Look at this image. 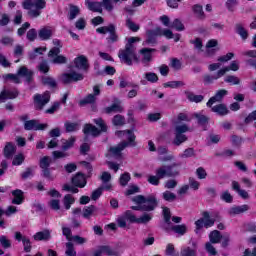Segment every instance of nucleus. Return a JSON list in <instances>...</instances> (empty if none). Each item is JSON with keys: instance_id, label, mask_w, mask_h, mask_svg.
<instances>
[{"instance_id": "nucleus-3", "label": "nucleus", "mask_w": 256, "mask_h": 256, "mask_svg": "<svg viewBox=\"0 0 256 256\" xmlns=\"http://www.w3.org/2000/svg\"><path fill=\"white\" fill-rule=\"evenodd\" d=\"M181 121L189 122L191 121V118H189V116L186 113H180L178 114L176 120L174 121L176 126H175V138H174L173 144L177 146L187 141V136L185 135V133L189 131V126H187V124H179L181 123Z\"/></svg>"}, {"instance_id": "nucleus-58", "label": "nucleus", "mask_w": 256, "mask_h": 256, "mask_svg": "<svg viewBox=\"0 0 256 256\" xmlns=\"http://www.w3.org/2000/svg\"><path fill=\"white\" fill-rule=\"evenodd\" d=\"M163 216H164L165 223L167 225H171V211L169 210V208L167 207L163 208Z\"/></svg>"}, {"instance_id": "nucleus-21", "label": "nucleus", "mask_w": 256, "mask_h": 256, "mask_svg": "<svg viewBox=\"0 0 256 256\" xmlns=\"http://www.w3.org/2000/svg\"><path fill=\"white\" fill-rule=\"evenodd\" d=\"M72 183L75 185V187H80L83 189V187L87 185V180L85 179V175L78 173L72 178Z\"/></svg>"}, {"instance_id": "nucleus-17", "label": "nucleus", "mask_w": 256, "mask_h": 256, "mask_svg": "<svg viewBox=\"0 0 256 256\" xmlns=\"http://www.w3.org/2000/svg\"><path fill=\"white\" fill-rule=\"evenodd\" d=\"M153 48H143L140 50L142 55V63H151L153 61V53H155Z\"/></svg>"}, {"instance_id": "nucleus-57", "label": "nucleus", "mask_w": 256, "mask_h": 256, "mask_svg": "<svg viewBox=\"0 0 256 256\" xmlns=\"http://www.w3.org/2000/svg\"><path fill=\"white\" fill-rule=\"evenodd\" d=\"M185 85L181 81H170L164 84V87H171V89H177V87H183Z\"/></svg>"}, {"instance_id": "nucleus-23", "label": "nucleus", "mask_w": 256, "mask_h": 256, "mask_svg": "<svg viewBox=\"0 0 256 256\" xmlns=\"http://www.w3.org/2000/svg\"><path fill=\"white\" fill-rule=\"evenodd\" d=\"M34 241H49L51 239V231L49 230H43L40 232H37L34 236Z\"/></svg>"}, {"instance_id": "nucleus-47", "label": "nucleus", "mask_w": 256, "mask_h": 256, "mask_svg": "<svg viewBox=\"0 0 256 256\" xmlns=\"http://www.w3.org/2000/svg\"><path fill=\"white\" fill-rule=\"evenodd\" d=\"M23 161H25V155H23L21 153L17 154L13 158L12 165H14V166L23 165Z\"/></svg>"}, {"instance_id": "nucleus-45", "label": "nucleus", "mask_w": 256, "mask_h": 256, "mask_svg": "<svg viewBox=\"0 0 256 256\" xmlns=\"http://www.w3.org/2000/svg\"><path fill=\"white\" fill-rule=\"evenodd\" d=\"M162 197L165 201H168V202H173L175 201V199H177V195H175V193L171 192V191H165L163 192L162 194Z\"/></svg>"}, {"instance_id": "nucleus-7", "label": "nucleus", "mask_w": 256, "mask_h": 256, "mask_svg": "<svg viewBox=\"0 0 256 256\" xmlns=\"http://www.w3.org/2000/svg\"><path fill=\"white\" fill-rule=\"evenodd\" d=\"M177 163H173L172 165L161 166L156 169V175L159 179H165V177H177L179 175V169L177 167Z\"/></svg>"}, {"instance_id": "nucleus-28", "label": "nucleus", "mask_w": 256, "mask_h": 256, "mask_svg": "<svg viewBox=\"0 0 256 256\" xmlns=\"http://www.w3.org/2000/svg\"><path fill=\"white\" fill-rule=\"evenodd\" d=\"M15 151V145L11 142L7 143L4 147V157H6V159H12L13 155H15Z\"/></svg>"}, {"instance_id": "nucleus-6", "label": "nucleus", "mask_w": 256, "mask_h": 256, "mask_svg": "<svg viewBox=\"0 0 256 256\" xmlns=\"http://www.w3.org/2000/svg\"><path fill=\"white\" fill-rule=\"evenodd\" d=\"M134 203L141 205L142 211H153L157 207V199L155 196H148L145 198L142 195L136 196L133 199Z\"/></svg>"}, {"instance_id": "nucleus-54", "label": "nucleus", "mask_w": 256, "mask_h": 256, "mask_svg": "<svg viewBox=\"0 0 256 256\" xmlns=\"http://www.w3.org/2000/svg\"><path fill=\"white\" fill-rule=\"evenodd\" d=\"M37 35H39V33H37V30L35 28L30 29L27 34H26V38L28 39V41H35V39H37Z\"/></svg>"}, {"instance_id": "nucleus-11", "label": "nucleus", "mask_w": 256, "mask_h": 256, "mask_svg": "<svg viewBox=\"0 0 256 256\" xmlns=\"http://www.w3.org/2000/svg\"><path fill=\"white\" fill-rule=\"evenodd\" d=\"M50 99H51V94H49V92L47 91L42 95L41 94L34 95L35 108L41 111V109H43V107H45V105L49 103Z\"/></svg>"}, {"instance_id": "nucleus-49", "label": "nucleus", "mask_w": 256, "mask_h": 256, "mask_svg": "<svg viewBox=\"0 0 256 256\" xmlns=\"http://www.w3.org/2000/svg\"><path fill=\"white\" fill-rule=\"evenodd\" d=\"M159 36L166 37V39H173V32L169 29L158 28Z\"/></svg>"}, {"instance_id": "nucleus-10", "label": "nucleus", "mask_w": 256, "mask_h": 256, "mask_svg": "<svg viewBox=\"0 0 256 256\" xmlns=\"http://www.w3.org/2000/svg\"><path fill=\"white\" fill-rule=\"evenodd\" d=\"M59 53H61L59 47H54L49 51L48 57H50L51 62L55 65H63L67 63V57L59 55Z\"/></svg>"}, {"instance_id": "nucleus-33", "label": "nucleus", "mask_w": 256, "mask_h": 256, "mask_svg": "<svg viewBox=\"0 0 256 256\" xmlns=\"http://www.w3.org/2000/svg\"><path fill=\"white\" fill-rule=\"evenodd\" d=\"M81 12V9L78 6L70 5V10L68 14V19L73 21V19L77 18V15Z\"/></svg>"}, {"instance_id": "nucleus-39", "label": "nucleus", "mask_w": 256, "mask_h": 256, "mask_svg": "<svg viewBox=\"0 0 256 256\" xmlns=\"http://www.w3.org/2000/svg\"><path fill=\"white\" fill-rule=\"evenodd\" d=\"M221 233L217 230H214L210 233L209 239L211 243H219L221 241Z\"/></svg>"}, {"instance_id": "nucleus-8", "label": "nucleus", "mask_w": 256, "mask_h": 256, "mask_svg": "<svg viewBox=\"0 0 256 256\" xmlns=\"http://www.w3.org/2000/svg\"><path fill=\"white\" fill-rule=\"evenodd\" d=\"M125 217L130 223H137L138 225H147L151 219H153L152 213H144L142 216L138 217L134 215L131 210L125 212Z\"/></svg>"}, {"instance_id": "nucleus-64", "label": "nucleus", "mask_w": 256, "mask_h": 256, "mask_svg": "<svg viewBox=\"0 0 256 256\" xmlns=\"http://www.w3.org/2000/svg\"><path fill=\"white\" fill-rule=\"evenodd\" d=\"M101 5L106 11H111L113 9V2L111 0H102Z\"/></svg>"}, {"instance_id": "nucleus-44", "label": "nucleus", "mask_w": 256, "mask_h": 256, "mask_svg": "<svg viewBox=\"0 0 256 256\" xmlns=\"http://www.w3.org/2000/svg\"><path fill=\"white\" fill-rule=\"evenodd\" d=\"M95 211H97V208L93 205L85 207L83 210V217L85 219H89V217H91V215H93V213H95Z\"/></svg>"}, {"instance_id": "nucleus-42", "label": "nucleus", "mask_w": 256, "mask_h": 256, "mask_svg": "<svg viewBox=\"0 0 256 256\" xmlns=\"http://www.w3.org/2000/svg\"><path fill=\"white\" fill-rule=\"evenodd\" d=\"M66 256H77V251H75V246H73V243L67 242L66 243Z\"/></svg>"}, {"instance_id": "nucleus-32", "label": "nucleus", "mask_w": 256, "mask_h": 256, "mask_svg": "<svg viewBox=\"0 0 256 256\" xmlns=\"http://www.w3.org/2000/svg\"><path fill=\"white\" fill-rule=\"evenodd\" d=\"M185 95L186 98L191 101V103H201V101L204 99L203 95H195L192 92H186Z\"/></svg>"}, {"instance_id": "nucleus-63", "label": "nucleus", "mask_w": 256, "mask_h": 256, "mask_svg": "<svg viewBox=\"0 0 256 256\" xmlns=\"http://www.w3.org/2000/svg\"><path fill=\"white\" fill-rule=\"evenodd\" d=\"M42 83L44 85H48L49 87H55L57 85V82H55V79H53L51 77H44L42 79Z\"/></svg>"}, {"instance_id": "nucleus-25", "label": "nucleus", "mask_w": 256, "mask_h": 256, "mask_svg": "<svg viewBox=\"0 0 256 256\" xmlns=\"http://www.w3.org/2000/svg\"><path fill=\"white\" fill-rule=\"evenodd\" d=\"M104 111L108 115H110L111 113H123V106H121V102H116L110 107H106Z\"/></svg>"}, {"instance_id": "nucleus-27", "label": "nucleus", "mask_w": 256, "mask_h": 256, "mask_svg": "<svg viewBox=\"0 0 256 256\" xmlns=\"http://www.w3.org/2000/svg\"><path fill=\"white\" fill-rule=\"evenodd\" d=\"M245 211H249V205L244 204L241 206H234L229 209L230 215H241V213H245Z\"/></svg>"}, {"instance_id": "nucleus-36", "label": "nucleus", "mask_w": 256, "mask_h": 256, "mask_svg": "<svg viewBox=\"0 0 256 256\" xmlns=\"http://www.w3.org/2000/svg\"><path fill=\"white\" fill-rule=\"evenodd\" d=\"M112 123L113 125H115V127H121L125 125V117L120 114L115 115L112 119Z\"/></svg>"}, {"instance_id": "nucleus-61", "label": "nucleus", "mask_w": 256, "mask_h": 256, "mask_svg": "<svg viewBox=\"0 0 256 256\" xmlns=\"http://www.w3.org/2000/svg\"><path fill=\"white\" fill-rule=\"evenodd\" d=\"M94 123L100 127L101 131L103 133H105V131H107V124H105V121H103L102 118H97V119H94Z\"/></svg>"}, {"instance_id": "nucleus-56", "label": "nucleus", "mask_w": 256, "mask_h": 256, "mask_svg": "<svg viewBox=\"0 0 256 256\" xmlns=\"http://www.w3.org/2000/svg\"><path fill=\"white\" fill-rule=\"evenodd\" d=\"M205 249L207 253H209L212 256L217 255V249H215V246H213L212 242H207L205 244Z\"/></svg>"}, {"instance_id": "nucleus-62", "label": "nucleus", "mask_w": 256, "mask_h": 256, "mask_svg": "<svg viewBox=\"0 0 256 256\" xmlns=\"http://www.w3.org/2000/svg\"><path fill=\"white\" fill-rule=\"evenodd\" d=\"M196 175L198 179H207V171L203 167L196 169Z\"/></svg>"}, {"instance_id": "nucleus-48", "label": "nucleus", "mask_w": 256, "mask_h": 256, "mask_svg": "<svg viewBox=\"0 0 256 256\" xmlns=\"http://www.w3.org/2000/svg\"><path fill=\"white\" fill-rule=\"evenodd\" d=\"M46 50L47 49L43 47L35 48L33 52L29 53V59H36L37 55H43V52Z\"/></svg>"}, {"instance_id": "nucleus-35", "label": "nucleus", "mask_w": 256, "mask_h": 256, "mask_svg": "<svg viewBox=\"0 0 256 256\" xmlns=\"http://www.w3.org/2000/svg\"><path fill=\"white\" fill-rule=\"evenodd\" d=\"M63 203H64L65 209L69 210L71 209V205L75 203V198H73L71 194H67L64 196Z\"/></svg>"}, {"instance_id": "nucleus-26", "label": "nucleus", "mask_w": 256, "mask_h": 256, "mask_svg": "<svg viewBox=\"0 0 256 256\" xmlns=\"http://www.w3.org/2000/svg\"><path fill=\"white\" fill-rule=\"evenodd\" d=\"M13 199L12 203L13 205H21L24 201L23 192L19 189L12 191Z\"/></svg>"}, {"instance_id": "nucleus-55", "label": "nucleus", "mask_w": 256, "mask_h": 256, "mask_svg": "<svg viewBox=\"0 0 256 256\" xmlns=\"http://www.w3.org/2000/svg\"><path fill=\"white\" fill-rule=\"evenodd\" d=\"M233 57H235V54H233L232 52H229L224 56H220L218 58V62L219 63H227V62L231 61L233 59Z\"/></svg>"}, {"instance_id": "nucleus-13", "label": "nucleus", "mask_w": 256, "mask_h": 256, "mask_svg": "<svg viewBox=\"0 0 256 256\" xmlns=\"http://www.w3.org/2000/svg\"><path fill=\"white\" fill-rule=\"evenodd\" d=\"M53 33H55L53 26H43L38 30V38L40 41H49L53 37Z\"/></svg>"}, {"instance_id": "nucleus-2", "label": "nucleus", "mask_w": 256, "mask_h": 256, "mask_svg": "<svg viewBox=\"0 0 256 256\" xmlns=\"http://www.w3.org/2000/svg\"><path fill=\"white\" fill-rule=\"evenodd\" d=\"M141 38L139 37H130L126 43L125 49L119 51V59L122 63H126V65H133V63L139 61L137 58V47H135V43H139Z\"/></svg>"}, {"instance_id": "nucleus-43", "label": "nucleus", "mask_w": 256, "mask_h": 256, "mask_svg": "<svg viewBox=\"0 0 256 256\" xmlns=\"http://www.w3.org/2000/svg\"><path fill=\"white\" fill-rule=\"evenodd\" d=\"M225 83H229L230 85H239L241 80L237 76L228 75L224 78Z\"/></svg>"}, {"instance_id": "nucleus-5", "label": "nucleus", "mask_w": 256, "mask_h": 256, "mask_svg": "<svg viewBox=\"0 0 256 256\" xmlns=\"http://www.w3.org/2000/svg\"><path fill=\"white\" fill-rule=\"evenodd\" d=\"M21 77H25L26 81L29 83L33 79V71L27 69V67L22 66L18 70V74H6L3 76L5 81H12L13 83H21Z\"/></svg>"}, {"instance_id": "nucleus-15", "label": "nucleus", "mask_w": 256, "mask_h": 256, "mask_svg": "<svg viewBox=\"0 0 256 256\" xmlns=\"http://www.w3.org/2000/svg\"><path fill=\"white\" fill-rule=\"evenodd\" d=\"M74 67L80 71H87L89 69V61L85 55H80L74 59Z\"/></svg>"}, {"instance_id": "nucleus-51", "label": "nucleus", "mask_w": 256, "mask_h": 256, "mask_svg": "<svg viewBox=\"0 0 256 256\" xmlns=\"http://www.w3.org/2000/svg\"><path fill=\"white\" fill-rule=\"evenodd\" d=\"M220 199L222 201H225V203H233V196L231 195V193H229V191L222 192V194L220 195Z\"/></svg>"}, {"instance_id": "nucleus-46", "label": "nucleus", "mask_w": 256, "mask_h": 256, "mask_svg": "<svg viewBox=\"0 0 256 256\" xmlns=\"http://www.w3.org/2000/svg\"><path fill=\"white\" fill-rule=\"evenodd\" d=\"M120 185L122 187H125L127 185V183H129L131 181V174H129L128 172H125L124 174H122L120 176Z\"/></svg>"}, {"instance_id": "nucleus-41", "label": "nucleus", "mask_w": 256, "mask_h": 256, "mask_svg": "<svg viewBox=\"0 0 256 256\" xmlns=\"http://www.w3.org/2000/svg\"><path fill=\"white\" fill-rule=\"evenodd\" d=\"M171 229L172 231H174V233H177L178 235H185V233H187V226L184 224L172 226Z\"/></svg>"}, {"instance_id": "nucleus-22", "label": "nucleus", "mask_w": 256, "mask_h": 256, "mask_svg": "<svg viewBox=\"0 0 256 256\" xmlns=\"http://www.w3.org/2000/svg\"><path fill=\"white\" fill-rule=\"evenodd\" d=\"M17 95H19V92H17V90H14V91L3 90L0 93V103H5L7 99H15Z\"/></svg>"}, {"instance_id": "nucleus-34", "label": "nucleus", "mask_w": 256, "mask_h": 256, "mask_svg": "<svg viewBox=\"0 0 256 256\" xmlns=\"http://www.w3.org/2000/svg\"><path fill=\"white\" fill-rule=\"evenodd\" d=\"M202 219H204V227L206 229H209V227H213V225H215V219L209 216V212H204Z\"/></svg>"}, {"instance_id": "nucleus-18", "label": "nucleus", "mask_w": 256, "mask_h": 256, "mask_svg": "<svg viewBox=\"0 0 256 256\" xmlns=\"http://www.w3.org/2000/svg\"><path fill=\"white\" fill-rule=\"evenodd\" d=\"M229 71H239V62L232 61L229 66H225L218 70V77H223L225 73H229Z\"/></svg>"}, {"instance_id": "nucleus-20", "label": "nucleus", "mask_w": 256, "mask_h": 256, "mask_svg": "<svg viewBox=\"0 0 256 256\" xmlns=\"http://www.w3.org/2000/svg\"><path fill=\"white\" fill-rule=\"evenodd\" d=\"M85 5L88 7L89 11H93L94 13H103L101 2L85 0Z\"/></svg>"}, {"instance_id": "nucleus-1", "label": "nucleus", "mask_w": 256, "mask_h": 256, "mask_svg": "<svg viewBox=\"0 0 256 256\" xmlns=\"http://www.w3.org/2000/svg\"><path fill=\"white\" fill-rule=\"evenodd\" d=\"M116 137L123 139V141L117 146L111 147L107 154V157H115L119 159L121 157V151L126 147H135V134L132 130L117 131Z\"/></svg>"}, {"instance_id": "nucleus-29", "label": "nucleus", "mask_w": 256, "mask_h": 256, "mask_svg": "<svg viewBox=\"0 0 256 256\" xmlns=\"http://www.w3.org/2000/svg\"><path fill=\"white\" fill-rule=\"evenodd\" d=\"M99 133H101V131H99V129H97V127H95L91 124H87L84 127V134L85 135H92V137H97V135H99Z\"/></svg>"}, {"instance_id": "nucleus-40", "label": "nucleus", "mask_w": 256, "mask_h": 256, "mask_svg": "<svg viewBox=\"0 0 256 256\" xmlns=\"http://www.w3.org/2000/svg\"><path fill=\"white\" fill-rule=\"evenodd\" d=\"M221 77L223 76H219V71H217V73L211 75H206L204 76V83L206 85H209V83H213L214 81H217V79H221Z\"/></svg>"}, {"instance_id": "nucleus-24", "label": "nucleus", "mask_w": 256, "mask_h": 256, "mask_svg": "<svg viewBox=\"0 0 256 256\" xmlns=\"http://www.w3.org/2000/svg\"><path fill=\"white\" fill-rule=\"evenodd\" d=\"M181 256H197V246L194 244L193 247L184 246L181 248Z\"/></svg>"}, {"instance_id": "nucleus-30", "label": "nucleus", "mask_w": 256, "mask_h": 256, "mask_svg": "<svg viewBox=\"0 0 256 256\" xmlns=\"http://www.w3.org/2000/svg\"><path fill=\"white\" fill-rule=\"evenodd\" d=\"M211 111H213V113H217V115H227V113H229V110L227 109V106H225V104L213 106L211 108Z\"/></svg>"}, {"instance_id": "nucleus-50", "label": "nucleus", "mask_w": 256, "mask_h": 256, "mask_svg": "<svg viewBox=\"0 0 256 256\" xmlns=\"http://www.w3.org/2000/svg\"><path fill=\"white\" fill-rule=\"evenodd\" d=\"M171 29H175L176 31H184L185 26H183V23L179 21V19H175L172 24L170 25Z\"/></svg>"}, {"instance_id": "nucleus-16", "label": "nucleus", "mask_w": 256, "mask_h": 256, "mask_svg": "<svg viewBox=\"0 0 256 256\" xmlns=\"http://www.w3.org/2000/svg\"><path fill=\"white\" fill-rule=\"evenodd\" d=\"M157 37H159V30H150L147 32V39L143 42V45H155L157 43Z\"/></svg>"}, {"instance_id": "nucleus-12", "label": "nucleus", "mask_w": 256, "mask_h": 256, "mask_svg": "<svg viewBox=\"0 0 256 256\" xmlns=\"http://www.w3.org/2000/svg\"><path fill=\"white\" fill-rule=\"evenodd\" d=\"M48 127V124H41L37 120H28L24 123L26 131H45Z\"/></svg>"}, {"instance_id": "nucleus-60", "label": "nucleus", "mask_w": 256, "mask_h": 256, "mask_svg": "<svg viewBox=\"0 0 256 256\" xmlns=\"http://www.w3.org/2000/svg\"><path fill=\"white\" fill-rule=\"evenodd\" d=\"M194 117H196V119H198V123L200 125H205V123H207L209 121V118H207V116H205L201 113H194Z\"/></svg>"}, {"instance_id": "nucleus-52", "label": "nucleus", "mask_w": 256, "mask_h": 256, "mask_svg": "<svg viewBox=\"0 0 256 256\" xmlns=\"http://www.w3.org/2000/svg\"><path fill=\"white\" fill-rule=\"evenodd\" d=\"M49 165H51V158L49 156H44L40 159V167L42 169H49Z\"/></svg>"}, {"instance_id": "nucleus-14", "label": "nucleus", "mask_w": 256, "mask_h": 256, "mask_svg": "<svg viewBox=\"0 0 256 256\" xmlns=\"http://www.w3.org/2000/svg\"><path fill=\"white\" fill-rule=\"evenodd\" d=\"M62 83H72V81H83V74L71 71L69 73H64L61 76Z\"/></svg>"}, {"instance_id": "nucleus-4", "label": "nucleus", "mask_w": 256, "mask_h": 256, "mask_svg": "<svg viewBox=\"0 0 256 256\" xmlns=\"http://www.w3.org/2000/svg\"><path fill=\"white\" fill-rule=\"evenodd\" d=\"M47 2L45 0H24L22 3L23 9L28 11V15L37 18L41 15V11L45 9Z\"/></svg>"}, {"instance_id": "nucleus-19", "label": "nucleus", "mask_w": 256, "mask_h": 256, "mask_svg": "<svg viewBox=\"0 0 256 256\" xmlns=\"http://www.w3.org/2000/svg\"><path fill=\"white\" fill-rule=\"evenodd\" d=\"M227 95V90H219L215 96L211 97L209 101L207 102V107H212L215 103H220V101H223V97Z\"/></svg>"}, {"instance_id": "nucleus-37", "label": "nucleus", "mask_w": 256, "mask_h": 256, "mask_svg": "<svg viewBox=\"0 0 256 256\" xmlns=\"http://www.w3.org/2000/svg\"><path fill=\"white\" fill-rule=\"evenodd\" d=\"M236 33H238V35H240L241 39H244V40L249 37V33L247 32L245 27H243V25H241V24L236 25Z\"/></svg>"}, {"instance_id": "nucleus-38", "label": "nucleus", "mask_w": 256, "mask_h": 256, "mask_svg": "<svg viewBox=\"0 0 256 256\" xmlns=\"http://www.w3.org/2000/svg\"><path fill=\"white\" fill-rule=\"evenodd\" d=\"M144 79L149 83H157L159 81V77L154 72L144 73Z\"/></svg>"}, {"instance_id": "nucleus-59", "label": "nucleus", "mask_w": 256, "mask_h": 256, "mask_svg": "<svg viewBox=\"0 0 256 256\" xmlns=\"http://www.w3.org/2000/svg\"><path fill=\"white\" fill-rule=\"evenodd\" d=\"M160 181H161V178H159V176L157 174L148 176V183H150V185H154L157 187V185H159Z\"/></svg>"}, {"instance_id": "nucleus-9", "label": "nucleus", "mask_w": 256, "mask_h": 256, "mask_svg": "<svg viewBox=\"0 0 256 256\" xmlns=\"http://www.w3.org/2000/svg\"><path fill=\"white\" fill-rule=\"evenodd\" d=\"M97 33L100 35H107L109 33V37L107 38L108 43H117L119 41V36L115 33V25L109 24L108 26L99 27L96 29Z\"/></svg>"}, {"instance_id": "nucleus-31", "label": "nucleus", "mask_w": 256, "mask_h": 256, "mask_svg": "<svg viewBox=\"0 0 256 256\" xmlns=\"http://www.w3.org/2000/svg\"><path fill=\"white\" fill-rule=\"evenodd\" d=\"M100 253L103 255H109V256H117L119 255V252L117 250L109 247V246H100Z\"/></svg>"}, {"instance_id": "nucleus-53", "label": "nucleus", "mask_w": 256, "mask_h": 256, "mask_svg": "<svg viewBox=\"0 0 256 256\" xmlns=\"http://www.w3.org/2000/svg\"><path fill=\"white\" fill-rule=\"evenodd\" d=\"M126 26L128 27V29H130V31H133L134 33H137L140 28L139 24H136L131 19L126 20Z\"/></svg>"}]
</instances>
